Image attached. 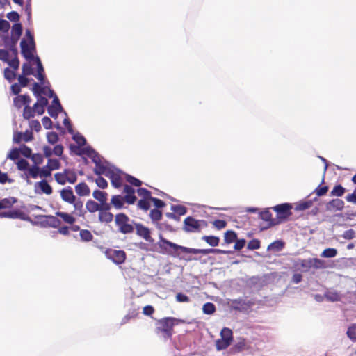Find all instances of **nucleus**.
<instances>
[{"label":"nucleus","mask_w":356,"mask_h":356,"mask_svg":"<svg viewBox=\"0 0 356 356\" xmlns=\"http://www.w3.org/2000/svg\"><path fill=\"white\" fill-rule=\"evenodd\" d=\"M21 48L22 53L27 60L23 65L24 75L32 74L41 81L40 85L34 84L32 89L35 95L40 96L37 102L33 108L26 106L24 110V117L28 119L33 117L35 114L40 115L44 113L48 101L46 98L41 97L40 95L44 94L49 97H53L54 92L49 88L48 83L44 81L43 67L40 59L34 56L35 44L33 37L29 30L26 31L25 37L21 42Z\"/></svg>","instance_id":"f257e3e1"},{"label":"nucleus","mask_w":356,"mask_h":356,"mask_svg":"<svg viewBox=\"0 0 356 356\" xmlns=\"http://www.w3.org/2000/svg\"><path fill=\"white\" fill-rule=\"evenodd\" d=\"M73 140L77 143L78 146L71 145L70 148L76 154L87 156L92 159L95 163V172L98 175H104L110 178H122L124 175L122 172L114 168L108 163L102 161L99 155L90 147H83L86 144V140L83 136L79 134H72Z\"/></svg>","instance_id":"f03ea898"},{"label":"nucleus","mask_w":356,"mask_h":356,"mask_svg":"<svg viewBox=\"0 0 356 356\" xmlns=\"http://www.w3.org/2000/svg\"><path fill=\"white\" fill-rule=\"evenodd\" d=\"M180 323H184V321L174 317L159 319L155 323V332L161 334L164 339H170L174 333V326Z\"/></svg>","instance_id":"7ed1b4c3"},{"label":"nucleus","mask_w":356,"mask_h":356,"mask_svg":"<svg viewBox=\"0 0 356 356\" xmlns=\"http://www.w3.org/2000/svg\"><path fill=\"white\" fill-rule=\"evenodd\" d=\"M35 209H42V207L38 205L31 204L29 207L26 212L22 209H14L9 211L2 212L0 213V217L8 218L11 219H20L22 220L28 221L33 224L34 222L29 216L28 213Z\"/></svg>","instance_id":"20e7f679"},{"label":"nucleus","mask_w":356,"mask_h":356,"mask_svg":"<svg viewBox=\"0 0 356 356\" xmlns=\"http://www.w3.org/2000/svg\"><path fill=\"white\" fill-rule=\"evenodd\" d=\"M158 245L160 248L159 252L167 254L174 257L179 256L178 250L185 253L186 247L174 243L163 237L161 234L159 236V241Z\"/></svg>","instance_id":"39448f33"},{"label":"nucleus","mask_w":356,"mask_h":356,"mask_svg":"<svg viewBox=\"0 0 356 356\" xmlns=\"http://www.w3.org/2000/svg\"><path fill=\"white\" fill-rule=\"evenodd\" d=\"M134 222L129 217L124 213H120L115 216V223L118 231L124 234H131L134 231Z\"/></svg>","instance_id":"423d86ee"},{"label":"nucleus","mask_w":356,"mask_h":356,"mask_svg":"<svg viewBox=\"0 0 356 356\" xmlns=\"http://www.w3.org/2000/svg\"><path fill=\"white\" fill-rule=\"evenodd\" d=\"M207 226L204 220H196L192 216L186 217L184 220L183 229L188 233L200 232L201 229Z\"/></svg>","instance_id":"0eeeda50"},{"label":"nucleus","mask_w":356,"mask_h":356,"mask_svg":"<svg viewBox=\"0 0 356 356\" xmlns=\"http://www.w3.org/2000/svg\"><path fill=\"white\" fill-rule=\"evenodd\" d=\"M17 165L19 170L25 171L26 176L32 177H47L49 172L46 170H40L36 166L30 167L29 164L24 159H20L17 161Z\"/></svg>","instance_id":"6e6552de"},{"label":"nucleus","mask_w":356,"mask_h":356,"mask_svg":"<svg viewBox=\"0 0 356 356\" xmlns=\"http://www.w3.org/2000/svg\"><path fill=\"white\" fill-rule=\"evenodd\" d=\"M37 223L43 227L58 228L60 227L61 222L56 216L51 215H38L35 216Z\"/></svg>","instance_id":"1a4fd4ad"},{"label":"nucleus","mask_w":356,"mask_h":356,"mask_svg":"<svg viewBox=\"0 0 356 356\" xmlns=\"http://www.w3.org/2000/svg\"><path fill=\"white\" fill-rule=\"evenodd\" d=\"M105 255L107 259L118 265L124 263L127 258L126 252L124 250H117L113 249H107L105 251Z\"/></svg>","instance_id":"9d476101"},{"label":"nucleus","mask_w":356,"mask_h":356,"mask_svg":"<svg viewBox=\"0 0 356 356\" xmlns=\"http://www.w3.org/2000/svg\"><path fill=\"white\" fill-rule=\"evenodd\" d=\"M134 229H136V235L143 238L145 241L150 243L154 242V238L151 236L152 232L150 229L145 227L142 223H134Z\"/></svg>","instance_id":"9b49d317"},{"label":"nucleus","mask_w":356,"mask_h":356,"mask_svg":"<svg viewBox=\"0 0 356 356\" xmlns=\"http://www.w3.org/2000/svg\"><path fill=\"white\" fill-rule=\"evenodd\" d=\"M277 214L279 218H286L291 216L292 206L289 203L276 205L272 208Z\"/></svg>","instance_id":"f8f14e48"},{"label":"nucleus","mask_w":356,"mask_h":356,"mask_svg":"<svg viewBox=\"0 0 356 356\" xmlns=\"http://www.w3.org/2000/svg\"><path fill=\"white\" fill-rule=\"evenodd\" d=\"M345 203L341 199H333L330 200L325 205L326 211L335 213L343 211Z\"/></svg>","instance_id":"ddd939ff"},{"label":"nucleus","mask_w":356,"mask_h":356,"mask_svg":"<svg viewBox=\"0 0 356 356\" xmlns=\"http://www.w3.org/2000/svg\"><path fill=\"white\" fill-rule=\"evenodd\" d=\"M253 305L251 301H247L243 298L234 299L232 301V307L236 311H245Z\"/></svg>","instance_id":"4468645a"},{"label":"nucleus","mask_w":356,"mask_h":356,"mask_svg":"<svg viewBox=\"0 0 356 356\" xmlns=\"http://www.w3.org/2000/svg\"><path fill=\"white\" fill-rule=\"evenodd\" d=\"M123 193H125L124 200L129 204H133L136 201L135 195V189L132 186L124 184L123 186Z\"/></svg>","instance_id":"2eb2a0df"},{"label":"nucleus","mask_w":356,"mask_h":356,"mask_svg":"<svg viewBox=\"0 0 356 356\" xmlns=\"http://www.w3.org/2000/svg\"><path fill=\"white\" fill-rule=\"evenodd\" d=\"M48 113L54 119L57 118L58 113H63L56 96L54 97L52 104L48 107Z\"/></svg>","instance_id":"dca6fc26"},{"label":"nucleus","mask_w":356,"mask_h":356,"mask_svg":"<svg viewBox=\"0 0 356 356\" xmlns=\"http://www.w3.org/2000/svg\"><path fill=\"white\" fill-rule=\"evenodd\" d=\"M61 199L69 204H72V202L76 200V196L74 195L72 188L70 186L63 188L60 191Z\"/></svg>","instance_id":"f3484780"},{"label":"nucleus","mask_w":356,"mask_h":356,"mask_svg":"<svg viewBox=\"0 0 356 356\" xmlns=\"http://www.w3.org/2000/svg\"><path fill=\"white\" fill-rule=\"evenodd\" d=\"M259 217L261 219L264 220L266 223L264 229L268 228L276 225L275 220L272 218V214L268 209H266L259 213Z\"/></svg>","instance_id":"a211bd4d"},{"label":"nucleus","mask_w":356,"mask_h":356,"mask_svg":"<svg viewBox=\"0 0 356 356\" xmlns=\"http://www.w3.org/2000/svg\"><path fill=\"white\" fill-rule=\"evenodd\" d=\"M35 190L47 195L52 193V188L47 183V179H42L40 181L37 182L35 185Z\"/></svg>","instance_id":"6ab92c4d"},{"label":"nucleus","mask_w":356,"mask_h":356,"mask_svg":"<svg viewBox=\"0 0 356 356\" xmlns=\"http://www.w3.org/2000/svg\"><path fill=\"white\" fill-rule=\"evenodd\" d=\"M30 98L26 95H19L14 99V105L17 108H20L22 106H24V108L26 106H29L30 103Z\"/></svg>","instance_id":"aec40b11"},{"label":"nucleus","mask_w":356,"mask_h":356,"mask_svg":"<svg viewBox=\"0 0 356 356\" xmlns=\"http://www.w3.org/2000/svg\"><path fill=\"white\" fill-rule=\"evenodd\" d=\"M75 191L79 196H88L90 194V190L85 182H80L75 186Z\"/></svg>","instance_id":"412c9836"},{"label":"nucleus","mask_w":356,"mask_h":356,"mask_svg":"<svg viewBox=\"0 0 356 356\" xmlns=\"http://www.w3.org/2000/svg\"><path fill=\"white\" fill-rule=\"evenodd\" d=\"M72 213H68L67 212L57 211L56 213V217H60L63 221L69 225H73L76 222V218Z\"/></svg>","instance_id":"4be33fe9"},{"label":"nucleus","mask_w":356,"mask_h":356,"mask_svg":"<svg viewBox=\"0 0 356 356\" xmlns=\"http://www.w3.org/2000/svg\"><path fill=\"white\" fill-rule=\"evenodd\" d=\"M318 200V197H314L312 199L300 201L296 204V209L298 211L306 210V209L310 208L313 205L314 202H316Z\"/></svg>","instance_id":"5701e85b"},{"label":"nucleus","mask_w":356,"mask_h":356,"mask_svg":"<svg viewBox=\"0 0 356 356\" xmlns=\"http://www.w3.org/2000/svg\"><path fill=\"white\" fill-rule=\"evenodd\" d=\"M17 202V199L14 197L3 198L0 200V210L10 209Z\"/></svg>","instance_id":"b1692460"},{"label":"nucleus","mask_w":356,"mask_h":356,"mask_svg":"<svg viewBox=\"0 0 356 356\" xmlns=\"http://www.w3.org/2000/svg\"><path fill=\"white\" fill-rule=\"evenodd\" d=\"M124 202H126L124 197L120 195L112 196L111 200V204L117 209H122L124 207Z\"/></svg>","instance_id":"393cba45"},{"label":"nucleus","mask_w":356,"mask_h":356,"mask_svg":"<svg viewBox=\"0 0 356 356\" xmlns=\"http://www.w3.org/2000/svg\"><path fill=\"white\" fill-rule=\"evenodd\" d=\"M72 204H73L74 208V211L73 212L74 214H76L79 217L84 216L86 212L83 211V203L81 200H77L76 198V200H74Z\"/></svg>","instance_id":"a878e982"},{"label":"nucleus","mask_w":356,"mask_h":356,"mask_svg":"<svg viewBox=\"0 0 356 356\" xmlns=\"http://www.w3.org/2000/svg\"><path fill=\"white\" fill-rule=\"evenodd\" d=\"M22 26L20 24H16L13 26L11 38L13 43L15 44L22 34Z\"/></svg>","instance_id":"bb28decb"},{"label":"nucleus","mask_w":356,"mask_h":356,"mask_svg":"<svg viewBox=\"0 0 356 356\" xmlns=\"http://www.w3.org/2000/svg\"><path fill=\"white\" fill-rule=\"evenodd\" d=\"M202 240L212 247L218 246L220 243V238L216 236H203Z\"/></svg>","instance_id":"cd10ccee"},{"label":"nucleus","mask_w":356,"mask_h":356,"mask_svg":"<svg viewBox=\"0 0 356 356\" xmlns=\"http://www.w3.org/2000/svg\"><path fill=\"white\" fill-rule=\"evenodd\" d=\"M185 253L190 254H202L204 255L212 253V248L209 249H195L186 247Z\"/></svg>","instance_id":"c85d7f7f"},{"label":"nucleus","mask_w":356,"mask_h":356,"mask_svg":"<svg viewBox=\"0 0 356 356\" xmlns=\"http://www.w3.org/2000/svg\"><path fill=\"white\" fill-rule=\"evenodd\" d=\"M99 220L102 222L108 223L113 220V215L109 211H99Z\"/></svg>","instance_id":"c756f323"},{"label":"nucleus","mask_w":356,"mask_h":356,"mask_svg":"<svg viewBox=\"0 0 356 356\" xmlns=\"http://www.w3.org/2000/svg\"><path fill=\"white\" fill-rule=\"evenodd\" d=\"M163 216L162 211L158 209H153L150 211L149 217L153 223L158 222L161 220Z\"/></svg>","instance_id":"7c9ffc66"},{"label":"nucleus","mask_w":356,"mask_h":356,"mask_svg":"<svg viewBox=\"0 0 356 356\" xmlns=\"http://www.w3.org/2000/svg\"><path fill=\"white\" fill-rule=\"evenodd\" d=\"M237 238L236 233L232 230L227 231L224 234V241L225 243L230 244Z\"/></svg>","instance_id":"2f4dec72"},{"label":"nucleus","mask_w":356,"mask_h":356,"mask_svg":"<svg viewBox=\"0 0 356 356\" xmlns=\"http://www.w3.org/2000/svg\"><path fill=\"white\" fill-rule=\"evenodd\" d=\"M151 202L152 200L149 198L140 199L137 203V207L138 209L143 210L144 211H147L150 209Z\"/></svg>","instance_id":"473e14b6"},{"label":"nucleus","mask_w":356,"mask_h":356,"mask_svg":"<svg viewBox=\"0 0 356 356\" xmlns=\"http://www.w3.org/2000/svg\"><path fill=\"white\" fill-rule=\"evenodd\" d=\"M86 208L90 213H95L99 211L100 206L95 201L89 200L86 203Z\"/></svg>","instance_id":"72a5a7b5"},{"label":"nucleus","mask_w":356,"mask_h":356,"mask_svg":"<svg viewBox=\"0 0 356 356\" xmlns=\"http://www.w3.org/2000/svg\"><path fill=\"white\" fill-rule=\"evenodd\" d=\"M107 195H108L106 193L101 191L99 190H95L93 191L92 193L93 197L99 202L107 201Z\"/></svg>","instance_id":"f704fd0d"},{"label":"nucleus","mask_w":356,"mask_h":356,"mask_svg":"<svg viewBox=\"0 0 356 356\" xmlns=\"http://www.w3.org/2000/svg\"><path fill=\"white\" fill-rule=\"evenodd\" d=\"M220 337L222 339H225L226 340L230 341L231 343L233 341V332L232 330L228 327H224L221 330Z\"/></svg>","instance_id":"c9c22d12"},{"label":"nucleus","mask_w":356,"mask_h":356,"mask_svg":"<svg viewBox=\"0 0 356 356\" xmlns=\"http://www.w3.org/2000/svg\"><path fill=\"white\" fill-rule=\"evenodd\" d=\"M231 342L226 340L225 339H219L216 341V346L218 350H222L226 349L228 346H229Z\"/></svg>","instance_id":"e433bc0d"},{"label":"nucleus","mask_w":356,"mask_h":356,"mask_svg":"<svg viewBox=\"0 0 356 356\" xmlns=\"http://www.w3.org/2000/svg\"><path fill=\"white\" fill-rule=\"evenodd\" d=\"M325 298L332 302L340 300L341 296L336 291H329L325 293Z\"/></svg>","instance_id":"4c0bfd02"},{"label":"nucleus","mask_w":356,"mask_h":356,"mask_svg":"<svg viewBox=\"0 0 356 356\" xmlns=\"http://www.w3.org/2000/svg\"><path fill=\"white\" fill-rule=\"evenodd\" d=\"M202 311L205 314H213L216 312V306L212 302H207L203 305Z\"/></svg>","instance_id":"58836bf2"},{"label":"nucleus","mask_w":356,"mask_h":356,"mask_svg":"<svg viewBox=\"0 0 356 356\" xmlns=\"http://www.w3.org/2000/svg\"><path fill=\"white\" fill-rule=\"evenodd\" d=\"M345 188L341 185L335 186L332 191L330 192V195L341 197L345 193Z\"/></svg>","instance_id":"ea45409f"},{"label":"nucleus","mask_w":356,"mask_h":356,"mask_svg":"<svg viewBox=\"0 0 356 356\" xmlns=\"http://www.w3.org/2000/svg\"><path fill=\"white\" fill-rule=\"evenodd\" d=\"M171 209L177 214L179 216L185 215L187 212V209L183 205H172Z\"/></svg>","instance_id":"a19ab883"},{"label":"nucleus","mask_w":356,"mask_h":356,"mask_svg":"<svg viewBox=\"0 0 356 356\" xmlns=\"http://www.w3.org/2000/svg\"><path fill=\"white\" fill-rule=\"evenodd\" d=\"M79 234L81 240L86 242L91 241L93 238L92 234L88 229H81Z\"/></svg>","instance_id":"79ce46f5"},{"label":"nucleus","mask_w":356,"mask_h":356,"mask_svg":"<svg viewBox=\"0 0 356 356\" xmlns=\"http://www.w3.org/2000/svg\"><path fill=\"white\" fill-rule=\"evenodd\" d=\"M348 337L353 342H356V324L350 325L347 330Z\"/></svg>","instance_id":"37998d69"},{"label":"nucleus","mask_w":356,"mask_h":356,"mask_svg":"<svg viewBox=\"0 0 356 356\" xmlns=\"http://www.w3.org/2000/svg\"><path fill=\"white\" fill-rule=\"evenodd\" d=\"M337 254V250L334 248H326L323 250L321 254V257L325 258H332L334 257Z\"/></svg>","instance_id":"c03bdc74"},{"label":"nucleus","mask_w":356,"mask_h":356,"mask_svg":"<svg viewBox=\"0 0 356 356\" xmlns=\"http://www.w3.org/2000/svg\"><path fill=\"white\" fill-rule=\"evenodd\" d=\"M138 196L141 197L142 199H150L152 197L151 192L145 188H139L137 190Z\"/></svg>","instance_id":"a18cd8bd"},{"label":"nucleus","mask_w":356,"mask_h":356,"mask_svg":"<svg viewBox=\"0 0 356 356\" xmlns=\"http://www.w3.org/2000/svg\"><path fill=\"white\" fill-rule=\"evenodd\" d=\"M58 167V161L56 159H50L48 163V165L47 168L43 169L42 170H46L49 172V177L50 175V170H55Z\"/></svg>","instance_id":"49530a36"},{"label":"nucleus","mask_w":356,"mask_h":356,"mask_svg":"<svg viewBox=\"0 0 356 356\" xmlns=\"http://www.w3.org/2000/svg\"><path fill=\"white\" fill-rule=\"evenodd\" d=\"M327 191H328V186H321V185H319L314 191V193H315L316 195V197H317L318 198L319 196L325 195L327 193Z\"/></svg>","instance_id":"de8ad7c7"},{"label":"nucleus","mask_w":356,"mask_h":356,"mask_svg":"<svg viewBox=\"0 0 356 356\" xmlns=\"http://www.w3.org/2000/svg\"><path fill=\"white\" fill-rule=\"evenodd\" d=\"M309 259H310L312 267L313 268L318 269V268H321L324 266L323 261H322L318 258H309Z\"/></svg>","instance_id":"09e8293b"},{"label":"nucleus","mask_w":356,"mask_h":356,"mask_svg":"<svg viewBox=\"0 0 356 356\" xmlns=\"http://www.w3.org/2000/svg\"><path fill=\"white\" fill-rule=\"evenodd\" d=\"M152 202L153 203L155 209H162L165 207L166 204L161 200L152 197L151 198Z\"/></svg>","instance_id":"8fccbe9b"},{"label":"nucleus","mask_w":356,"mask_h":356,"mask_svg":"<svg viewBox=\"0 0 356 356\" xmlns=\"http://www.w3.org/2000/svg\"><path fill=\"white\" fill-rule=\"evenodd\" d=\"M260 248V241L258 239H252L248 243V249L254 250H257Z\"/></svg>","instance_id":"3c124183"},{"label":"nucleus","mask_w":356,"mask_h":356,"mask_svg":"<svg viewBox=\"0 0 356 356\" xmlns=\"http://www.w3.org/2000/svg\"><path fill=\"white\" fill-rule=\"evenodd\" d=\"M300 266L302 268L303 271H309L311 268H312L310 259L302 260L300 262Z\"/></svg>","instance_id":"603ef678"},{"label":"nucleus","mask_w":356,"mask_h":356,"mask_svg":"<svg viewBox=\"0 0 356 356\" xmlns=\"http://www.w3.org/2000/svg\"><path fill=\"white\" fill-rule=\"evenodd\" d=\"M47 138L49 143L54 144L58 141V136L55 132H49L47 134Z\"/></svg>","instance_id":"864d4df0"},{"label":"nucleus","mask_w":356,"mask_h":356,"mask_svg":"<svg viewBox=\"0 0 356 356\" xmlns=\"http://www.w3.org/2000/svg\"><path fill=\"white\" fill-rule=\"evenodd\" d=\"M227 224V222L224 220H216L213 222V226L218 230L225 228Z\"/></svg>","instance_id":"5fc2aeb1"},{"label":"nucleus","mask_w":356,"mask_h":356,"mask_svg":"<svg viewBox=\"0 0 356 356\" xmlns=\"http://www.w3.org/2000/svg\"><path fill=\"white\" fill-rule=\"evenodd\" d=\"M4 76L9 81H12L15 78V73L13 70L7 68L4 71Z\"/></svg>","instance_id":"6e6d98bb"},{"label":"nucleus","mask_w":356,"mask_h":356,"mask_svg":"<svg viewBox=\"0 0 356 356\" xmlns=\"http://www.w3.org/2000/svg\"><path fill=\"white\" fill-rule=\"evenodd\" d=\"M176 300L179 302H190V298L182 293H178L176 295Z\"/></svg>","instance_id":"4d7b16f0"},{"label":"nucleus","mask_w":356,"mask_h":356,"mask_svg":"<svg viewBox=\"0 0 356 356\" xmlns=\"http://www.w3.org/2000/svg\"><path fill=\"white\" fill-rule=\"evenodd\" d=\"M20 154L19 149H13L8 154V158L11 160L17 159Z\"/></svg>","instance_id":"13d9d810"},{"label":"nucleus","mask_w":356,"mask_h":356,"mask_svg":"<svg viewBox=\"0 0 356 356\" xmlns=\"http://www.w3.org/2000/svg\"><path fill=\"white\" fill-rule=\"evenodd\" d=\"M355 231L352 229H350L343 232L342 237L347 240H351L355 237Z\"/></svg>","instance_id":"bf43d9fd"},{"label":"nucleus","mask_w":356,"mask_h":356,"mask_svg":"<svg viewBox=\"0 0 356 356\" xmlns=\"http://www.w3.org/2000/svg\"><path fill=\"white\" fill-rule=\"evenodd\" d=\"M63 115L65 116V118L63 120V124L67 129L68 132L70 133L71 134H72L73 129H72V125L70 124L69 120L67 118V114L65 112H63Z\"/></svg>","instance_id":"052dcab7"},{"label":"nucleus","mask_w":356,"mask_h":356,"mask_svg":"<svg viewBox=\"0 0 356 356\" xmlns=\"http://www.w3.org/2000/svg\"><path fill=\"white\" fill-rule=\"evenodd\" d=\"M42 123L43 127L46 129H50L52 127V122H51V119L48 117H44L42 119Z\"/></svg>","instance_id":"680f3d73"},{"label":"nucleus","mask_w":356,"mask_h":356,"mask_svg":"<svg viewBox=\"0 0 356 356\" xmlns=\"http://www.w3.org/2000/svg\"><path fill=\"white\" fill-rule=\"evenodd\" d=\"M235 241H236V243L234 244V250H241L245 246V243H246L245 240L243 238L239 239V240L236 239Z\"/></svg>","instance_id":"e2e57ef3"},{"label":"nucleus","mask_w":356,"mask_h":356,"mask_svg":"<svg viewBox=\"0 0 356 356\" xmlns=\"http://www.w3.org/2000/svg\"><path fill=\"white\" fill-rule=\"evenodd\" d=\"M99 206H100L99 211H109L111 208V204L106 202V201L101 202L100 204H99Z\"/></svg>","instance_id":"0e129e2a"},{"label":"nucleus","mask_w":356,"mask_h":356,"mask_svg":"<svg viewBox=\"0 0 356 356\" xmlns=\"http://www.w3.org/2000/svg\"><path fill=\"white\" fill-rule=\"evenodd\" d=\"M346 201L349 202H352L353 204H356V188L354 190V191L346 195Z\"/></svg>","instance_id":"69168bd1"},{"label":"nucleus","mask_w":356,"mask_h":356,"mask_svg":"<svg viewBox=\"0 0 356 356\" xmlns=\"http://www.w3.org/2000/svg\"><path fill=\"white\" fill-rule=\"evenodd\" d=\"M143 312L146 316H151L154 312V309L152 305H146L143 307Z\"/></svg>","instance_id":"338daca9"},{"label":"nucleus","mask_w":356,"mask_h":356,"mask_svg":"<svg viewBox=\"0 0 356 356\" xmlns=\"http://www.w3.org/2000/svg\"><path fill=\"white\" fill-rule=\"evenodd\" d=\"M30 127L32 129H33L36 131H40L41 129V125H40V122L37 120L31 121L30 123Z\"/></svg>","instance_id":"774afa93"}]
</instances>
